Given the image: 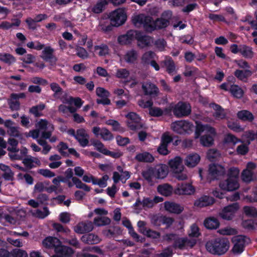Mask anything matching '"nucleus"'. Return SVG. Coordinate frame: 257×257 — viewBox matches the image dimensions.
Instances as JSON below:
<instances>
[{
  "mask_svg": "<svg viewBox=\"0 0 257 257\" xmlns=\"http://www.w3.org/2000/svg\"><path fill=\"white\" fill-rule=\"evenodd\" d=\"M172 18V12L170 10L164 11L160 18L153 21L152 18L144 14H136L132 17V22L137 27H143L147 31L162 29L167 27Z\"/></svg>",
  "mask_w": 257,
  "mask_h": 257,
  "instance_id": "nucleus-1",
  "label": "nucleus"
},
{
  "mask_svg": "<svg viewBox=\"0 0 257 257\" xmlns=\"http://www.w3.org/2000/svg\"><path fill=\"white\" fill-rule=\"evenodd\" d=\"M196 124L195 138H199L201 134L205 133V134L200 138L201 144L204 147H209L213 145L214 137L216 135L215 129L210 125L203 124L198 121L196 122Z\"/></svg>",
  "mask_w": 257,
  "mask_h": 257,
  "instance_id": "nucleus-2",
  "label": "nucleus"
},
{
  "mask_svg": "<svg viewBox=\"0 0 257 257\" xmlns=\"http://www.w3.org/2000/svg\"><path fill=\"white\" fill-rule=\"evenodd\" d=\"M42 244L47 248L54 249L55 252L59 255L69 256L74 253L71 248L62 245L61 242L56 237H47L43 240Z\"/></svg>",
  "mask_w": 257,
  "mask_h": 257,
  "instance_id": "nucleus-3",
  "label": "nucleus"
},
{
  "mask_svg": "<svg viewBox=\"0 0 257 257\" xmlns=\"http://www.w3.org/2000/svg\"><path fill=\"white\" fill-rule=\"evenodd\" d=\"M239 170L238 168H230L228 172L227 178L220 183V187L222 190L227 191H232L238 189L239 187Z\"/></svg>",
  "mask_w": 257,
  "mask_h": 257,
  "instance_id": "nucleus-4",
  "label": "nucleus"
},
{
  "mask_svg": "<svg viewBox=\"0 0 257 257\" xmlns=\"http://www.w3.org/2000/svg\"><path fill=\"white\" fill-rule=\"evenodd\" d=\"M229 242L225 238H218L208 241L206 248L208 251L213 254L222 255L229 249Z\"/></svg>",
  "mask_w": 257,
  "mask_h": 257,
  "instance_id": "nucleus-5",
  "label": "nucleus"
},
{
  "mask_svg": "<svg viewBox=\"0 0 257 257\" xmlns=\"http://www.w3.org/2000/svg\"><path fill=\"white\" fill-rule=\"evenodd\" d=\"M170 110V115L173 111L174 114L177 117H182L189 115L191 112L190 104L186 102L180 101L177 104L171 103L168 106Z\"/></svg>",
  "mask_w": 257,
  "mask_h": 257,
  "instance_id": "nucleus-6",
  "label": "nucleus"
},
{
  "mask_svg": "<svg viewBox=\"0 0 257 257\" xmlns=\"http://www.w3.org/2000/svg\"><path fill=\"white\" fill-rule=\"evenodd\" d=\"M109 18L112 26L115 27L121 26L127 19L126 11L123 8H118L110 13Z\"/></svg>",
  "mask_w": 257,
  "mask_h": 257,
  "instance_id": "nucleus-7",
  "label": "nucleus"
},
{
  "mask_svg": "<svg viewBox=\"0 0 257 257\" xmlns=\"http://www.w3.org/2000/svg\"><path fill=\"white\" fill-rule=\"evenodd\" d=\"M171 128L174 132L179 134H189L193 132V124L185 120L176 121L172 123Z\"/></svg>",
  "mask_w": 257,
  "mask_h": 257,
  "instance_id": "nucleus-8",
  "label": "nucleus"
},
{
  "mask_svg": "<svg viewBox=\"0 0 257 257\" xmlns=\"http://www.w3.org/2000/svg\"><path fill=\"white\" fill-rule=\"evenodd\" d=\"M36 127L40 131H44L41 133L42 139H47L49 138L54 128L53 125L46 119H41L37 121L35 124Z\"/></svg>",
  "mask_w": 257,
  "mask_h": 257,
  "instance_id": "nucleus-9",
  "label": "nucleus"
},
{
  "mask_svg": "<svg viewBox=\"0 0 257 257\" xmlns=\"http://www.w3.org/2000/svg\"><path fill=\"white\" fill-rule=\"evenodd\" d=\"M195 188L191 183H178L174 190V192L176 195H191L194 193Z\"/></svg>",
  "mask_w": 257,
  "mask_h": 257,
  "instance_id": "nucleus-10",
  "label": "nucleus"
},
{
  "mask_svg": "<svg viewBox=\"0 0 257 257\" xmlns=\"http://www.w3.org/2000/svg\"><path fill=\"white\" fill-rule=\"evenodd\" d=\"M238 209V204L233 203L225 207L219 213V216L223 219L231 220L234 217Z\"/></svg>",
  "mask_w": 257,
  "mask_h": 257,
  "instance_id": "nucleus-11",
  "label": "nucleus"
},
{
  "mask_svg": "<svg viewBox=\"0 0 257 257\" xmlns=\"http://www.w3.org/2000/svg\"><path fill=\"white\" fill-rule=\"evenodd\" d=\"M197 240L195 238H189V237H177L174 244V247L181 249L192 248L196 243Z\"/></svg>",
  "mask_w": 257,
  "mask_h": 257,
  "instance_id": "nucleus-12",
  "label": "nucleus"
},
{
  "mask_svg": "<svg viewBox=\"0 0 257 257\" xmlns=\"http://www.w3.org/2000/svg\"><path fill=\"white\" fill-rule=\"evenodd\" d=\"M245 239V237L242 235L235 236L232 237V241L234 243V246L232 250L234 254H239L243 251Z\"/></svg>",
  "mask_w": 257,
  "mask_h": 257,
  "instance_id": "nucleus-13",
  "label": "nucleus"
},
{
  "mask_svg": "<svg viewBox=\"0 0 257 257\" xmlns=\"http://www.w3.org/2000/svg\"><path fill=\"white\" fill-rule=\"evenodd\" d=\"M127 118V124L132 130H138L140 126L141 118L140 116L135 112H130L125 115Z\"/></svg>",
  "mask_w": 257,
  "mask_h": 257,
  "instance_id": "nucleus-14",
  "label": "nucleus"
},
{
  "mask_svg": "<svg viewBox=\"0 0 257 257\" xmlns=\"http://www.w3.org/2000/svg\"><path fill=\"white\" fill-rule=\"evenodd\" d=\"M168 165L174 173H180L184 169V166L182 164V159L180 157H176L171 159L169 161Z\"/></svg>",
  "mask_w": 257,
  "mask_h": 257,
  "instance_id": "nucleus-15",
  "label": "nucleus"
},
{
  "mask_svg": "<svg viewBox=\"0 0 257 257\" xmlns=\"http://www.w3.org/2000/svg\"><path fill=\"white\" fill-rule=\"evenodd\" d=\"M225 169L222 166L217 164H212L209 166V176L211 179H217L223 175Z\"/></svg>",
  "mask_w": 257,
  "mask_h": 257,
  "instance_id": "nucleus-16",
  "label": "nucleus"
},
{
  "mask_svg": "<svg viewBox=\"0 0 257 257\" xmlns=\"http://www.w3.org/2000/svg\"><path fill=\"white\" fill-rule=\"evenodd\" d=\"M165 209L171 213L180 214L184 210V207L172 201H166L164 203Z\"/></svg>",
  "mask_w": 257,
  "mask_h": 257,
  "instance_id": "nucleus-17",
  "label": "nucleus"
},
{
  "mask_svg": "<svg viewBox=\"0 0 257 257\" xmlns=\"http://www.w3.org/2000/svg\"><path fill=\"white\" fill-rule=\"evenodd\" d=\"M142 89L145 95H149L152 97L158 96L159 91L158 87L150 82H146L142 85Z\"/></svg>",
  "mask_w": 257,
  "mask_h": 257,
  "instance_id": "nucleus-18",
  "label": "nucleus"
},
{
  "mask_svg": "<svg viewBox=\"0 0 257 257\" xmlns=\"http://www.w3.org/2000/svg\"><path fill=\"white\" fill-rule=\"evenodd\" d=\"M93 229V223L89 221L81 222L74 227L75 232L79 234L90 232L92 231Z\"/></svg>",
  "mask_w": 257,
  "mask_h": 257,
  "instance_id": "nucleus-19",
  "label": "nucleus"
},
{
  "mask_svg": "<svg viewBox=\"0 0 257 257\" xmlns=\"http://www.w3.org/2000/svg\"><path fill=\"white\" fill-rule=\"evenodd\" d=\"M75 138L79 142L80 145L83 147L87 146L88 144L89 136L86 131L84 128H80L77 130Z\"/></svg>",
  "mask_w": 257,
  "mask_h": 257,
  "instance_id": "nucleus-20",
  "label": "nucleus"
},
{
  "mask_svg": "<svg viewBox=\"0 0 257 257\" xmlns=\"http://www.w3.org/2000/svg\"><path fill=\"white\" fill-rule=\"evenodd\" d=\"M96 94L98 96L101 97V99H97V103L98 104H109L110 101L108 99L109 96V92L102 87H98L96 89Z\"/></svg>",
  "mask_w": 257,
  "mask_h": 257,
  "instance_id": "nucleus-21",
  "label": "nucleus"
},
{
  "mask_svg": "<svg viewBox=\"0 0 257 257\" xmlns=\"http://www.w3.org/2000/svg\"><path fill=\"white\" fill-rule=\"evenodd\" d=\"M137 31L130 30L126 34L120 36L118 38V41L120 44H127L136 40Z\"/></svg>",
  "mask_w": 257,
  "mask_h": 257,
  "instance_id": "nucleus-22",
  "label": "nucleus"
},
{
  "mask_svg": "<svg viewBox=\"0 0 257 257\" xmlns=\"http://www.w3.org/2000/svg\"><path fill=\"white\" fill-rule=\"evenodd\" d=\"M241 142L240 139L237 138L234 135L228 134L224 138L223 145L226 148L233 149L237 143Z\"/></svg>",
  "mask_w": 257,
  "mask_h": 257,
  "instance_id": "nucleus-23",
  "label": "nucleus"
},
{
  "mask_svg": "<svg viewBox=\"0 0 257 257\" xmlns=\"http://www.w3.org/2000/svg\"><path fill=\"white\" fill-rule=\"evenodd\" d=\"M200 161V156L197 153H191L185 159V165L189 168L195 167Z\"/></svg>",
  "mask_w": 257,
  "mask_h": 257,
  "instance_id": "nucleus-24",
  "label": "nucleus"
},
{
  "mask_svg": "<svg viewBox=\"0 0 257 257\" xmlns=\"http://www.w3.org/2000/svg\"><path fill=\"white\" fill-rule=\"evenodd\" d=\"M136 40L138 41V46L141 48H144L146 46H148L152 42V39L151 37L145 35L139 31H137Z\"/></svg>",
  "mask_w": 257,
  "mask_h": 257,
  "instance_id": "nucleus-25",
  "label": "nucleus"
},
{
  "mask_svg": "<svg viewBox=\"0 0 257 257\" xmlns=\"http://www.w3.org/2000/svg\"><path fill=\"white\" fill-rule=\"evenodd\" d=\"M161 65L163 67H166L168 73L173 75L176 72V66L175 63L170 57H165V60L162 61Z\"/></svg>",
  "mask_w": 257,
  "mask_h": 257,
  "instance_id": "nucleus-26",
  "label": "nucleus"
},
{
  "mask_svg": "<svg viewBox=\"0 0 257 257\" xmlns=\"http://www.w3.org/2000/svg\"><path fill=\"white\" fill-rule=\"evenodd\" d=\"M214 202V200L212 197L203 196L197 199L194 202V206L201 208L209 206Z\"/></svg>",
  "mask_w": 257,
  "mask_h": 257,
  "instance_id": "nucleus-27",
  "label": "nucleus"
},
{
  "mask_svg": "<svg viewBox=\"0 0 257 257\" xmlns=\"http://www.w3.org/2000/svg\"><path fill=\"white\" fill-rule=\"evenodd\" d=\"M157 190L160 194L166 197L171 196L174 192L173 187L167 183L159 185Z\"/></svg>",
  "mask_w": 257,
  "mask_h": 257,
  "instance_id": "nucleus-28",
  "label": "nucleus"
},
{
  "mask_svg": "<svg viewBox=\"0 0 257 257\" xmlns=\"http://www.w3.org/2000/svg\"><path fill=\"white\" fill-rule=\"evenodd\" d=\"M143 177L150 185H153L155 183V180L157 179L156 177V174L154 168H150L142 173Z\"/></svg>",
  "mask_w": 257,
  "mask_h": 257,
  "instance_id": "nucleus-29",
  "label": "nucleus"
},
{
  "mask_svg": "<svg viewBox=\"0 0 257 257\" xmlns=\"http://www.w3.org/2000/svg\"><path fill=\"white\" fill-rule=\"evenodd\" d=\"M156 177L157 179H164L168 173V169L165 165L161 164L154 168Z\"/></svg>",
  "mask_w": 257,
  "mask_h": 257,
  "instance_id": "nucleus-30",
  "label": "nucleus"
},
{
  "mask_svg": "<svg viewBox=\"0 0 257 257\" xmlns=\"http://www.w3.org/2000/svg\"><path fill=\"white\" fill-rule=\"evenodd\" d=\"M130 173L128 171H124L123 174H119L117 172L113 173L112 179L115 184L121 181L122 183H125L126 181L130 178Z\"/></svg>",
  "mask_w": 257,
  "mask_h": 257,
  "instance_id": "nucleus-31",
  "label": "nucleus"
},
{
  "mask_svg": "<svg viewBox=\"0 0 257 257\" xmlns=\"http://www.w3.org/2000/svg\"><path fill=\"white\" fill-rule=\"evenodd\" d=\"M86 251H94L100 254H102V251L100 248L97 246L89 247L83 249L82 251L77 253V257H97L95 255H92L86 252Z\"/></svg>",
  "mask_w": 257,
  "mask_h": 257,
  "instance_id": "nucleus-32",
  "label": "nucleus"
},
{
  "mask_svg": "<svg viewBox=\"0 0 257 257\" xmlns=\"http://www.w3.org/2000/svg\"><path fill=\"white\" fill-rule=\"evenodd\" d=\"M23 163L26 167L29 168L39 166L41 165V161L38 158L31 156L25 158L23 160Z\"/></svg>",
  "mask_w": 257,
  "mask_h": 257,
  "instance_id": "nucleus-33",
  "label": "nucleus"
},
{
  "mask_svg": "<svg viewBox=\"0 0 257 257\" xmlns=\"http://www.w3.org/2000/svg\"><path fill=\"white\" fill-rule=\"evenodd\" d=\"M252 73L251 71L249 69H245L244 70L237 69L234 72V74L239 80L243 82H246L248 78L252 75Z\"/></svg>",
  "mask_w": 257,
  "mask_h": 257,
  "instance_id": "nucleus-34",
  "label": "nucleus"
},
{
  "mask_svg": "<svg viewBox=\"0 0 257 257\" xmlns=\"http://www.w3.org/2000/svg\"><path fill=\"white\" fill-rule=\"evenodd\" d=\"M81 240L85 243L93 244L99 243L100 239L97 235L89 233L83 235L81 237Z\"/></svg>",
  "mask_w": 257,
  "mask_h": 257,
  "instance_id": "nucleus-35",
  "label": "nucleus"
},
{
  "mask_svg": "<svg viewBox=\"0 0 257 257\" xmlns=\"http://www.w3.org/2000/svg\"><path fill=\"white\" fill-rule=\"evenodd\" d=\"M210 106L215 110L213 116L216 119H222L225 117L226 113L224 109H221L219 105L212 103L210 104Z\"/></svg>",
  "mask_w": 257,
  "mask_h": 257,
  "instance_id": "nucleus-36",
  "label": "nucleus"
},
{
  "mask_svg": "<svg viewBox=\"0 0 257 257\" xmlns=\"http://www.w3.org/2000/svg\"><path fill=\"white\" fill-rule=\"evenodd\" d=\"M149 113L152 116L158 117L163 115H170V110L168 106L163 110L159 107H151L149 109Z\"/></svg>",
  "mask_w": 257,
  "mask_h": 257,
  "instance_id": "nucleus-37",
  "label": "nucleus"
},
{
  "mask_svg": "<svg viewBox=\"0 0 257 257\" xmlns=\"http://www.w3.org/2000/svg\"><path fill=\"white\" fill-rule=\"evenodd\" d=\"M138 58V53L132 49L127 51L123 56V59L128 63H135Z\"/></svg>",
  "mask_w": 257,
  "mask_h": 257,
  "instance_id": "nucleus-38",
  "label": "nucleus"
},
{
  "mask_svg": "<svg viewBox=\"0 0 257 257\" xmlns=\"http://www.w3.org/2000/svg\"><path fill=\"white\" fill-rule=\"evenodd\" d=\"M204 225L208 229H214L219 227V222L217 219L212 217L206 219Z\"/></svg>",
  "mask_w": 257,
  "mask_h": 257,
  "instance_id": "nucleus-39",
  "label": "nucleus"
},
{
  "mask_svg": "<svg viewBox=\"0 0 257 257\" xmlns=\"http://www.w3.org/2000/svg\"><path fill=\"white\" fill-rule=\"evenodd\" d=\"M135 158L139 162H152L154 160L153 156L148 152L139 153L136 155Z\"/></svg>",
  "mask_w": 257,
  "mask_h": 257,
  "instance_id": "nucleus-40",
  "label": "nucleus"
},
{
  "mask_svg": "<svg viewBox=\"0 0 257 257\" xmlns=\"http://www.w3.org/2000/svg\"><path fill=\"white\" fill-rule=\"evenodd\" d=\"M54 49L50 46L45 47L44 48L42 51V54L41 57L45 61H49L50 59L54 58L56 60V58L53 56Z\"/></svg>",
  "mask_w": 257,
  "mask_h": 257,
  "instance_id": "nucleus-41",
  "label": "nucleus"
},
{
  "mask_svg": "<svg viewBox=\"0 0 257 257\" xmlns=\"http://www.w3.org/2000/svg\"><path fill=\"white\" fill-rule=\"evenodd\" d=\"M238 118L243 121H252L253 118L252 114L248 110H243L239 111L237 113Z\"/></svg>",
  "mask_w": 257,
  "mask_h": 257,
  "instance_id": "nucleus-42",
  "label": "nucleus"
},
{
  "mask_svg": "<svg viewBox=\"0 0 257 257\" xmlns=\"http://www.w3.org/2000/svg\"><path fill=\"white\" fill-rule=\"evenodd\" d=\"M62 101L64 103L68 104H74L78 108L80 107L83 103L80 98H74L71 96H68L66 98H63L62 99Z\"/></svg>",
  "mask_w": 257,
  "mask_h": 257,
  "instance_id": "nucleus-43",
  "label": "nucleus"
},
{
  "mask_svg": "<svg viewBox=\"0 0 257 257\" xmlns=\"http://www.w3.org/2000/svg\"><path fill=\"white\" fill-rule=\"evenodd\" d=\"M94 52L100 56H103L108 54L109 49L106 45L101 44L94 47Z\"/></svg>",
  "mask_w": 257,
  "mask_h": 257,
  "instance_id": "nucleus-44",
  "label": "nucleus"
},
{
  "mask_svg": "<svg viewBox=\"0 0 257 257\" xmlns=\"http://www.w3.org/2000/svg\"><path fill=\"white\" fill-rule=\"evenodd\" d=\"M240 53L246 58H251L253 57V53L252 49L246 45H240Z\"/></svg>",
  "mask_w": 257,
  "mask_h": 257,
  "instance_id": "nucleus-45",
  "label": "nucleus"
},
{
  "mask_svg": "<svg viewBox=\"0 0 257 257\" xmlns=\"http://www.w3.org/2000/svg\"><path fill=\"white\" fill-rule=\"evenodd\" d=\"M188 234L189 238H195L197 240L196 238L201 234L198 226L195 224L191 225Z\"/></svg>",
  "mask_w": 257,
  "mask_h": 257,
  "instance_id": "nucleus-46",
  "label": "nucleus"
},
{
  "mask_svg": "<svg viewBox=\"0 0 257 257\" xmlns=\"http://www.w3.org/2000/svg\"><path fill=\"white\" fill-rule=\"evenodd\" d=\"M0 169L5 172L3 174V177L6 180H11L13 179L14 173L8 166L1 164H0Z\"/></svg>",
  "mask_w": 257,
  "mask_h": 257,
  "instance_id": "nucleus-47",
  "label": "nucleus"
},
{
  "mask_svg": "<svg viewBox=\"0 0 257 257\" xmlns=\"http://www.w3.org/2000/svg\"><path fill=\"white\" fill-rule=\"evenodd\" d=\"M140 205H142L143 207L146 208H151L154 206L152 199L150 198H145L142 201L138 199L134 205L137 207Z\"/></svg>",
  "mask_w": 257,
  "mask_h": 257,
  "instance_id": "nucleus-48",
  "label": "nucleus"
},
{
  "mask_svg": "<svg viewBox=\"0 0 257 257\" xmlns=\"http://www.w3.org/2000/svg\"><path fill=\"white\" fill-rule=\"evenodd\" d=\"M93 223L97 226H104L110 223V219L105 216L97 217L94 218Z\"/></svg>",
  "mask_w": 257,
  "mask_h": 257,
  "instance_id": "nucleus-49",
  "label": "nucleus"
},
{
  "mask_svg": "<svg viewBox=\"0 0 257 257\" xmlns=\"http://www.w3.org/2000/svg\"><path fill=\"white\" fill-rule=\"evenodd\" d=\"M230 92L234 97L238 98H241L243 94L242 89L239 86L235 84L231 85Z\"/></svg>",
  "mask_w": 257,
  "mask_h": 257,
  "instance_id": "nucleus-50",
  "label": "nucleus"
},
{
  "mask_svg": "<svg viewBox=\"0 0 257 257\" xmlns=\"http://www.w3.org/2000/svg\"><path fill=\"white\" fill-rule=\"evenodd\" d=\"M156 56V54L152 51L145 53L142 57V62L144 64H149Z\"/></svg>",
  "mask_w": 257,
  "mask_h": 257,
  "instance_id": "nucleus-51",
  "label": "nucleus"
},
{
  "mask_svg": "<svg viewBox=\"0 0 257 257\" xmlns=\"http://www.w3.org/2000/svg\"><path fill=\"white\" fill-rule=\"evenodd\" d=\"M0 61L6 63L12 64L16 61V59L10 54L2 53H0Z\"/></svg>",
  "mask_w": 257,
  "mask_h": 257,
  "instance_id": "nucleus-52",
  "label": "nucleus"
},
{
  "mask_svg": "<svg viewBox=\"0 0 257 257\" xmlns=\"http://www.w3.org/2000/svg\"><path fill=\"white\" fill-rule=\"evenodd\" d=\"M108 4L106 0H100L96 5H95L92 9V11L96 14H99L102 12L105 5Z\"/></svg>",
  "mask_w": 257,
  "mask_h": 257,
  "instance_id": "nucleus-53",
  "label": "nucleus"
},
{
  "mask_svg": "<svg viewBox=\"0 0 257 257\" xmlns=\"http://www.w3.org/2000/svg\"><path fill=\"white\" fill-rule=\"evenodd\" d=\"M50 212L47 207H44L42 210L37 209L33 212V215L39 218H44L47 217Z\"/></svg>",
  "mask_w": 257,
  "mask_h": 257,
  "instance_id": "nucleus-54",
  "label": "nucleus"
},
{
  "mask_svg": "<svg viewBox=\"0 0 257 257\" xmlns=\"http://www.w3.org/2000/svg\"><path fill=\"white\" fill-rule=\"evenodd\" d=\"M45 105L44 104H40L36 106H33L30 110V112L35 116H39L42 115V111L45 108Z\"/></svg>",
  "mask_w": 257,
  "mask_h": 257,
  "instance_id": "nucleus-55",
  "label": "nucleus"
},
{
  "mask_svg": "<svg viewBox=\"0 0 257 257\" xmlns=\"http://www.w3.org/2000/svg\"><path fill=\"white\" fill-rule=\"evenodd\" d=\"M108 179L109 177L107 175H103L102 177L100 179L95 178L94 182H93V184L97 185L99 187L102 188H104L107 185V181L108 180Z\"/></svg>",
  "mask_w": 257,
  "mask_h": 257,
  "instance_id": "nucleus-56",
  "label": "nucleus"
},
{
  "mask_svg": "<svg viewBox=\"0 0 257 257\" xmlns=\"http://www.w3.org/2000/svg\"><path fill=\"white\" fill-rule=\"evenodd\" d=\"M242 179L244 182H249L253 179V173L251 171L244 170L241 174Z\"/></svg>",
  "mask_w": 257,
  "mask_h": 257,
  "instance_id": "nucleus-57",
  "label": "nucleus"
},
{
  "mask_svg": "<svg viewBox=\"0 0 257 257\" xmlns=\"http://www.w3.org/2000/svg\"><path fill=\"white\" fill-rule=\"evenodd\" d=\"M130 75V72L124 68L118 69L117 70L115 76L119 79H126Z\"/></svg>",
  "mask_w": 257,
  "mask_h": 257,
  "instance_id": "nucleus-58",
  "label": "nucleus"
},
{
  "mask_svg": "<svg viewBox=\"0 0 257 257\" xmlns=\"http://www.w3.org/2000/svg\"><path fill=\"white\" fill-rule=\"evenodd\" d=\"M220 156L219 152L215 149L209 150L207 154V158L210 161H214L217 159Z\"/></svg>",
  "mask_w": 257,
  "mask_h": 257,
  "instance_id": "nucleus-59",
  "label": "nucleus"
},
{
  "mask_svg": "<svg viewBox=\"0 0 257 257\" xmlns=\"http://www.w3.org/2000/svg\"><path fill=\"white\" fill-rule=\"evenodd\" d=\"M57 148L59 153L64 156H68V151L69 150L67 145L63 142H61L57 146Z\"/></svg>",
  "mask_w": 257,
  "mask_h": 257,
  "instance_id": "nucleus-60",
  "label": "nucleus"
},
{
  "mask_svg": "<svg viewBox=\"0 0 257 257\" xmlns=\"http://www.w3.org/2000/svg\"><path fill=\"white\" fill-rule=\"evenodd\" d=\"M100 137L104 141H110L113 138L111 132L105 127H102V132Z\"/></svg>",
  "mask_w": 257,
  "mask_h": 257,
  "instance_id": "nucleus-61",
  "label": "nucleus"
},
{
  "mask_svg": "<svg viewBox=\"0 0 257 257\" xmlns=\"http://www.w3.org/2000/svg\"><path fill=\"white\" fill-rule=\"evenodd\" d=\"M13 257H28L27 252L23 249L16 248L11 251Z\"/></svg>",
  "mask_w": 257,
  "mask_h": 257,
  "instance_id": "nucleus-62",
  "label": "nucleus"
},
{
  "mask_svg": "<svg viewBox=\"0 0 257 257\" xmlns=\"http://www.w3.org/2000/svg\"><path fill=\"white\" fill-rule=\"evenodd\" d=\"M20 127L18 126H13L10 128L7 131V133L9 135L14 137H21V132L20 131Z\"/></svg>",
  "mask_w": 257,
  "mask_h": 257,
  "instance_id": "nucleus-63",
  "label": "nucleus"
},
{
  "mask_svg": "<svg viewBox=\"0 0 257 257\" xmlns=\"http://www.w3.org/2000/svg\"><path fill=\"white\" fill-rule=\"evenodd\" d=\"M53 227L58 232H62L66 235L69 234L70 232L69 229L68 228H64L61 224L59 223H54Z\"/></svg>",
  "mask_w": 257,
  "mask_h": 257,
  "instance_id": "nucleus-64",
  "label": "nucleus"
}]
</instances>
